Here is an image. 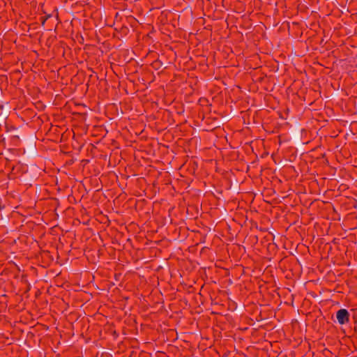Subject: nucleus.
<instances>
[{"instance_id":"nucleus-9","label":"nucleus","mask_w":357,"mask_h":357,"mask_svg":"<svg viewBox=\"0 0 357 357\" xmlns=\"http://www.w3.org/2000/svg\"><path fill=\"white\" fill-rule=\"evenodd\" d=\"M40 20L41 22V25L45 29V23L48 20H50V21H52V22L54 24L55 22H56L58 20V15H56V17H54L52 14H46L45 16L41 17ZM49 23L50 22H48L46 29L48 30H52V25H49Z\"/></svg>"},{"instance_id":"nucleus-30","label":"nucleus","mask_w":357,"mask_h":357,"mask_svg":"<svg viewBox=\"0 0 357 357\" xmlns=\"http://www.w3.org/2000/svg\"><path fill=\"white\" fill-rule=\"evenodd\" d=\"M229 310H231L233 311L234 307H235V305H232V301L229 304Z\"/></svg>"},{"instance_id":"nucleus-18","label":"nucleus","mask_w":357,"mask_h":357,"mask_svg":"<svg viewBox=\"0 0 357 357\" xmlns=\"http://www.w3.org/2000/svg\"><path fill=\"white\" fill-rule=\"evenodd\" d=\"M41 256L43 258H47L50 259V261H53V257L52 256L50 255V252L48 251V250H43L40 253Z\"/></svg>"},{"instance_id":"nucleus-22","label":"nucleus","mask_w":357,"mask_h":357,"mask_svg":"<svg viewBox=\"0 0 357 357\" xmlns=\"http://www.w3.org/2000/svg\"><path fill=\"white\" fill-rule=\"evenodd\" d=\"M139 357H151V354L142 351L139 354Z\"/></svg>"},{"instance_id":"nucleus-20","label":"nucleus","mask_w":357,"mask_h":357,"mask_svg":"<svg viewBox=\"0 0 357 357\" xmlns=\"http://www.w3.org/2000/svg\"><path fill=\"white\" fill-rule=\"evenodd\" d=\"M8 105H9V102H7L6 107H4L3 112V113H2L1 116L3 118L8 119V109H9Z\"/></svg>"},{"instance_id":"nucleus-27","label":"nucleus","mask_w":357,"mask_h":357,"mask_svg":"<svg viewBox=\"0 0 357 357\" xmlns=\"http://www.w3.org/2000/svg\"><path fill=\"white\" fill-rule=\"evenodd\" d=\"M310 294L314 298H316V300L319 301L320 300V297L317 296V295L314 293V292H311L310 293Z\"/></svg>"},{"instance_id":"nucleus-32","label":"nucleus","mask_w":357,"mask_h":357,"mask_svg":"<svg viewBox=\"0 0 357 357\" xmlns=\"http://www.w3.org/2000/svg\"><path fill=\"white\" fill-rule=\"evenodd\" d=\"M101 83L106 84L107 83V81L105 79H102L100 81V84H101Z\"/></svg>"},{"instance_id":"nucleus-14","label":"nucleus","mask_w":357,"mask_h":357,"mask_svg":"<svg viewBox=\"0 0 357 357\" xmlns=\"http://www.w3.org/2000/svg\"><path fill=\"white\" fill-rule=\"evenodd\" d=\"M146 204V202L145 199L137 201L135 204V209H139L140 211L144 210V207Z\"/></svg>"},{"instance_id":"nucleus-35","label":"nucleus","mask_w":357,"mask_h":357,"mask_svg":"<svg viewBox=\"0 0 357 357\" xmlns=\"http://www.w3.org/2000/svg\"><path fill=\"white\" fill-rule=\"evenodd\" d=\"M307 317H313V316H312V312L308 313V314H307Z\"/></svg>"},{"instance_id":"nucleus-42","label":"nucleus","mask_w":357,"mask_h":357,"mask_svg":"<svg viewBox=\"0 0 357 357\" xmlns=\"http://www.w3.org/2000/svg\"><path fill=\"white\" fill-rule=\"evenodd\" d=\"M111 121H112V119L110 118V119H109V123H111Z\"/></svg>"},{"instance_id":"nucleus-26","label":"nucleus","mask_w":357,"mask_h":357,"mask_svg":"<svg viewBox=\"0 0 357 357\" xmlns=\"http://www.w3.org/2000/svg\"><path fill=\"white\" fill-rule=\"evenodd\" d=\"M190 213H191V215H190V213H188V215H187V218H188L190 220H193V219H196L197 218V216H195V217L193 216L192 211H190Z\"/></svg>"},{"instance_id":"nucleus-24","label":"nucleus","mask_w":357,"mask_h":357,"mask_svg":"<svg viewBox=\"0 0 357 357\" xmlns=\"http://www.w3.org/2000/svg\"><path fill=\"white\" fill-rule=\"evenodd\" d=\"M291 159L289 158V160H285L284 161L280 162L278 166V168H280L282 166L284 165L287 162H291Z\"/></svg>"},{"instance_id":"nucleus-40","label":"nucleus","mask_w":357,"mask_h":357,"mask_svg":"<svg viewBox=\"0 0 357 357\" xmlns=\"http://www.w3.org/2000/svg\"><path fill=\"white\" fill-rule=\"evenodd\" d=\"M290 157H291H291L295 158V157H296V155H294V154H291Z\"/></svg>"},{"instance_id":"nucleus-8","label":"nucleus","mask_w":357,"mask_h":357,"mask_svg":"<svg viewBox=\"0 0 357 357\" xmlns=\"http://www.w3.org/2000/svg\"><path fill=\"white\" fill-rule=\"evenodd\" d=\"M309 153L310 157L312 159L318 160L326 157V153L324 151L321 146H317L311 149Z\"/></svg>"},{"instance_id":"nucleus-23","label":"nucleus","mask_w":357,"mask_h":357,"mask_svg":"<svg viewBox=\"0 0 357 357\" xmlns=\"http://www.w3.org/2000/svg\"><path fill=\"white\" fill-rule=\"evenodd\" d=\"M97 128H99V130L101 132H105L107 133V130H106L105 127L104 126H97L96 127Z\"/></svg>"},{"instance_id":"nucleus-37","label":"nucleus","mask_w":357,"mask_h":357,"mask_svg":"<svg viewBox=\"0 0 357 357\" xmlns=\"http://www.w3.org/2000/svg\"><path fill=\"white\" fill-rule=\"evenodd\" d=\"M3 118L2 116H0V123L3 121Z\"/></svg>"},{"instance_id":"nucleus-19","label":"nucleus","mask_w":357,"mask_h":357,"mask_svg":"<svg viewBox=\"0 0 357 357\" xmlns=\"http://www.w3.org/2000/svg\"><path fill=\"white\" fill-rule=\"evenodd\" d=\"M239 187H240V184L236 181H234L233 184L230 185V188H231V190L234 192H238Z\"/></svg>"},{"instance_id":"nucleus-44","label":"nucleus","mask_w":357,"mask_h":357,"mask_svg":"<svg viewBox=\"0 0 357 357\" xmlns=\"http://www.w3.org/2000/svg\"><path fill=\"white\" fill-rule=\"evenodd\" d=\"M354 333H355V334L356 335V338H357V332H354Z\"/></svg>"},{"instance_id":"nucleus-4","label":"nucleus","mask_w":357,"mask_h":357,"mask_svg":"<svg viewBox=\"0 0 357 357\" xmlns=\"http://www.w3.org/2000/svg\"><path fill=\"white\" fill-rule=\"evenodd\" d=\"M252 321V325L255 329L258 330L259 328L266 329L268 326H270L271 322L268 321V318L265 315L264 312H260L259 315L256 317V321Z\"/></svg>"},{"instance_id":"nucleus-34","label":"nucleus","mask_w":357,"mask_h":357,"mask_svg":"<svg viewBox=\"0 0 357 357\" xmlns=\"http://www.w3.org/2000/svg\"><path fill=\"white\" fill-rule=\"evenodd\" d=\"M136 354V352H135V351H132L130 352V356H129V357H132V356L134 354Z\"/></svg>"},{"instance_id":"nucleus-13","label":"nucleus","mask_w":357,"mask_h":357,"mask_svg":"<svg viewBox=\"0 0 357 357\" xmlns=\"http://www.w3.org/2000/svg\"><path fill=\"white\" fill-rule=\"evenodd\" d=\"M198 104L199 105H201L202 107H204V106L211 107V104L209 103V100L206 98H204V97H202L199 99Z\"/></svg>"},{"instance_id":"nucleus-39","label":"nucleus","mask_w":357,"mask_h":357,"mask_svg":"<svg viewBox=\"0 0 357 357\" xmlns=\"http://www.w3.org/2000/svg\"><path fill=\"white\" fill-rule=\"evenodd\" d=\"M342 93H345L346 94V91L344 90H342Z\"/></svg>"},{"instance_id":"nucleus-25","label":"nucleus","mask_w":357,"mask_h":357,"mask_svg":"<svg viewBox=\"0 0 357 357\" xmlns=\"http://www.w3.org/2000/svg\"><path fill=\"white\" fill-rule=\"evenodd\" d=\"M340 91H335L331 96V98H337L338 96H339V94H340Z\"/></svg>"},{"instance_id":"nucleus-11","label":"nucleus","mask_w":357,"mask_h":357,"mask_svg":"<svg viewBox=\"0 0 357 357\" xmlns=\"http://www.w3.org/2000/svg\"><path fill=\"white\" fill-rule=\"evenodd\" d=\"M165 261L167 259H160L158 266L155 270L157 273L163 272V271H165L167 273L169 272V266Z\"/></svg>"},{"instance_id":"nucleus-12","label":"nucleus","mask_w":357,"mask_h":357,"mask_svg":"<svg viewBox=\"0 0 357 357\" xmlns=\"http://www.w3.org/2000/svg\"><path fill=\"white\" fill-rule=\"evenodd\" d=\"M169 64H171V63H164L160 59H158L157 60L153 62L152 66L154 68L158 70L162 66L164 67L165 69L167 68Z\"/></svg>"},{"instance_id":"nucleus-7","label":"nucleus","mask_w":357,"mask_h":357,"mask_svg":"<svg viewBox=\"0 0 357 357\" xmlns=\"http://www.w3.org/2000/svg\"><path fill=\"white\" fill-rule=\"evenodd\" d=\"M350 314L347 309H340L336 312V319L340 325H344L349 321Z\"/></svg>"},{"instance_id":"nucleus-31","label":"nucleus","mask_w":357,"mask_h":357,"mask_svg":"<svg viewBox=\"0 0 357 357\" xmlns=\"http://www.w3.org/2000/svg\"><path fill=\"white\" fill-rule=\"evenodd\" d=\"M112 335H114V338L117 337L119 335L116 331H112Z\"/></svg>"},{"instance_id":"nucleus-36","label":"nucleus","mask_w":357,"mask_h":357,"mask_svg":"<svg viewBox=\"0 0 357 357\" xmlns=\"http://www.w3.org/2000/svg\"><path fill=\"white\" fill-rule=\"evenodd\" d=\"M40 5H41L43 13L46 14L45 11H44V9H43V7L44 6V3H41Z\"/></svg>"},{"instance_id":"nucleus-21","label":"nucleus","mask_w":357,"mask_h":357,"mask_svg":"<svg viewBox=\"0 0 357 357\" xmlns=\"http://www.w3.org/2000/svg\"><path fill=\"white\" fill-rule=\"evenodd\" d=\"M307 144H308V142H303V143L300 142V144H296L300 153H302L303 151V145Z\"/></svg>"},{"instance_id":"nucleus-16","label":"nucleus","mask_w":357,"mask_h":357,"mask_svg":"<svg viewBox=\"0 0 357 357\" xmlns=\"http://www.w3.org/2000/svg\"><path fill=\"white\" fill-rule=\"evenodd\" d=\"M232 305H235V307H234L233 311H234L237 314H239L245 308V305H240L238 306L234 301H232Z\"/></svg>"},{"instance_id":"nucleus-1","label":"nucleus","mask_w":357,"mask_h":357,"mask_svg":"<svg viewBox=\"0 0 357 357\" xmlns=\"http://www.w3.org/2000/svg\"><path fill=\"white\" fill-rule=\"evenodd\" d=\"M15 168L17 169V173L20 174V181L30 186L41 174L42 169L36 164L23 163L21 161H18L17 165L12 167V170L13 171Z\"/></svg>"},{"instance_id":"nucleus-2","label":"nucleus","mask_w":357,"mask_h":357,"mask_svg":"<svg viewBox=\"0 0 357 357\" xmlns=\"http://www.w3.org/2000/svg\"><path fill=\"white\" fill-rule=\"evenodd\" d=\"M289 133L295 144H300L303 137H306L307 130L305 128H301V124L296 122L294 128L289 130Z\"/></svg>"},{"instance_id":"nucleus-5","label":"nucleus","mask_w":357,"mask_h":357,"mask_svg":"<svg viewBox=\"0 0 357 357\" xmlns=\"http://www.w3.org/2000/svg\"><path fill=\"white\" fill-rule=\"evenodd\" d=\"M36 139V135H33L27 140L29 146H27L25 153L26 155L29 158H33L37 155Z\"/></svg>"},{"instance_id":"nucleus-43","label":"nucleus","mask_w":357,"mask_h":357,"mask_svg":"<svg viewBox=\"0 0 357 357\" xmlns=\"http://www.w3.org/2000/svg\"><path fill=\"white\" fill-rule=\"evenodd\" d=\"M278 137H279V139L280 140L281 136L280 135ZM280 142H281L280 141Z\"/></svg>"},{"instance_id":"nucleus-17","label":"nucleus","mask_w":357,"mask_h":357,"mask_svg":"<svg viewBox=\"0 0 357 357\" xmlns=\"http://www.w3.org/2000/svg\"><path fill=\"white\" fill-rule=\"evenodd\" d=\"M12 75L19 82L22 77V74L20 70H15L11 73Z\"/></svg>"},{"instance_id":"nucleus-15","label":"nucleus","mask_w":357,"mask_h":357,"mask_svg":"<svg viewBox=\"0 0 357 357\" xmlns=\"http://www.w3.org/2000/svg\"><path fill=\"white\" fill-rule=\"evenodd\" d=\"M353 314H352V320L353 324L354 325V332H357V309L356 310H352Z\"/></svg>"},{"instance_id":"nucleus-41","label":"nucleus","mask_w":357,"mask_h":357,"mask_svg":"<svg viewBox=\"0 0 357 357\" xmlns=\"http://www.w3.org/2000/svg\"><path fill=\"white\" fill-rule=\"evenodd\" d=\"M121 114H123V111L122 110H121V114H119V116H121Z\"/></svg>"},{"instance_id":"nucleus-3","label":"nucleus","mask_w":357,"mask_h":357,"mask_svg":"<svg viewBox=\"0 0 357 357\" xmlns=\"http://www.w3.org/2000/svg\"><path fill=\"white\" fill-rule=\"evenodd\" d=\"M10 134H13V136H11V141L13 143H14L15 145L17 144V143L20 141V138H22V137L20 136V128H16L15 126L13 125H10L7 123H6V134L4 135V137L1 140V143L5 144V139L8 137Z\"/></svg>"},{"instance_id":"nucleus-33","label":"nucleus","mask_w":357,"mask_h":357,"mask_svg":"<svg viewBox=\"0 0 357 357\" xmlns=\"http://www.w3.org/2000/svg\"><path fill=\"white\" fill-rule=\"evenodd\" d=\"M181 301L183 302L185 305L188 303V301L186 298L181 299Z\"/></svg>"},{"instance_id":"nucleus-38","label":"nucleus","mask_w":357,"mask_h":357,"mask_svg":"<svg viewBox=\"0 0 357 357\" xmlns=\"http://www.w3.org/2000/svg\"><path fill=\"white\" fill-rule=\"evenodd\" d=\"M0 109H3V105H1L0 106Z\"/></svg>"},{"instance_id":"nucleus-6","label":"nucleus","mask_w":357,"mask_h":357,"mask_svg":"<svg viewBox=\"0 0 357 357\" xmlns=\"http://www.w3.org/2000/svg\"><path fill=\"white\" fill-rule=\"evenodd\" d=\"M36 335L34 333L29 331L26 333V338L20 341V344H24L26 347V349L28 351H31L36 347Z\"/></svg>"},{"instance_id":"nucleus-28","label":"nucleus","mask_w":357,"mask_h":357,"mask_svg":"<svg viewBox=\"0 0 357 357\" xmlns=\"http://www.w3.org/2000/svg\"><path fill=\"white\" fill-rule=\"evenodd\" d=\"M307 8L303 5L301 6L300 4L298 6V9L301 10V12H303L305 9Z\"/></svg>"},{"instance_id":"nucleus-10","label":"nucleus","mask_w":357,"mask_h":357,"mask_svg":"<svg viewBox=\"0 0 357 357\" xmlns=\"http://www.w3.org/2000/svg\"><path fill=\"white\" fill-rule=\"evenodd\" d=\"M4 154L8 156V158H6L8 162L12 161L14 156L20 155L21 154V150L20 149L10 148L8 149Z\"/></svg>"},{"instance_id":"nucleus-29","label":"nucleus","mask_w":357,"mask_h":357,"mask_svg":"<svg viewBox=\"0 0 357 357\" xmlns=\"http://www.w3.org/2000/svg\"><path fill=\"white\" fill-rule=\"evenodd\" d=\"M193 209H194V207H193L192 206H190V207H188V208H186V213H187V215H188V213H189L190 211L193 210Z\"/></svg>"}]
</instances>
